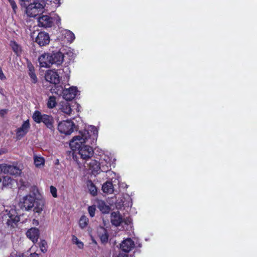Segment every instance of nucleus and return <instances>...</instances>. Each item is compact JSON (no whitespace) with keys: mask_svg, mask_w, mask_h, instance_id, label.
Returning <instances> with one entry per match:
<instances>
[{"mask_svg":"<svg viewBox=\"0 0 257 257\" xmlns=\"http://www.w3.org/2000/svg\"><path fill=\"white\" fill-rule=\"evenodd\" d=\"M80 135L73 138L69 145L74 151H78L82 159L88 161L94 154L92 147L95 144L98 137L97 128L90 125L87 129L79 132Z\"/></svg>","mask_w":257,"mask_h":257,"instance_id":"nucleus-1","label":"nucleus"},{"mask_svg":"<svg viewBox=\"0 0 257 257\" xmlns=\"http://www.w3.org/2000/svg\"><path fill=\"white\" fill-rule=\"evenodd\" d=\"M32 118L34 121L37 123L43 122L51 132L55 131V121L51 115L43 114L40 111L36 110L33 114Z\"/></svg>","mask_w":257,"mask_h":257,"instance_id":"nucleus-2","label":"nucleus"},{"mask_svg":"<svg viewBox=\"0 0 257 257\" xmlns=\"http://www.w3.org/2000/svg\"><path fill=\"white\" fill-rule=\"evenodd\" d=\"M45 0H38L30 4L26 8V12L30 17H35L39 13L43 12V9L46 7Z\"/></svg>","mask_w":257,"mask_h":257,"instance_id":"nucleus-3","label":"nucleus"},{"mask_svg":"<svg viewBox=\"0 0 257 257\" xmlns=\"http://www.w3.org/2000/svg\"><path fill=\"white\" fill-rule=\"evenodd\" d=\"M3 216L2 222L6 224L8 228H14L17 226V223L20 221V217L14 209H11Z\"/></svg>","mask_w":257,"mask_h":257,"instance_id":"nucleus-4","label":"nucleus"},{"mask_svg":"<svg viewBox=\"0 0 257 257\" xmlns=\"http://www.w3.org/2000/svg\"><path fill=\"white\" fill-rule=\"evenodd\" d=\"M35 200L34 195H26L20 200L18 206L23 210L29 211L34 207Z\"/></svg>","mask_w":257,"mask_h":257,"instance_id":"nucleus-5","label":"nucleus"},{"mask_svg":"<svg viewBox=\"0 0 257 257\" xmlns=\"http://www.w3.org/2000/svg\"><path fill=\"white\" fill-rule=\"evenodd\" d=\"M0 173L9 174L13 176H20L22 169L17 165L0 164Z\"/></svg>","mask_w":257,"mask_h":257,"instance_id":"nucleus-6","label":"nucleus"},{"mask_svg":"<svg viewBox=\"0 0 257 257\" xmlns=\"http://www.w3.org/2000/svg\"><path fill=\"white\" fill-rule=\"evenodd\" d=\"M74 127L75 124L71 120H63L58 124L59 132L66 135H70L74 131Z\"/></svg>","mask_w":257,"mask_h":257,"instance_id":"nucleus-7","label":"nucleus"},{"mask_svg":"<svg viewBox=\"0 0 257 257\" xmlns=\"http://www.w3.org/2000/svg\"><path fill=\"white\" fill-rule=\"evenodd\" d=\"M51 65H61L64 61V54L60 51H53L50 53Z\"/></svg>","mask_w":257,"mask_h":257,"instance_id":"nucleus-8","label":"nucleus"},{"mask_svg":"<svg viewBox=\"0 0 257 257\" xmlns=\"http://www.w3.org/2000/svg\"><path fill=\"white\" fill-rule=\"evenodd\" d=\"M35 42L40 46H44L50 42V37L47 33L40 32L35 39Z\"/></svg>","mask_w":257,"mask_h":257,"instance_id":"nucleus-9","label":"nucleus"},{"mask_svg":"<svg viewBox=\"0 0 257 257\" xmlns=\"http://www.w3.org/2000/svg\"><path fill=\"white\" fill-rule=\"evenodd\" d=\"M45 78L47 81L52 84H56L60 82V78L58 73L52 70L47 71Z\"/></svg>","mask_w":257,"mask_h":257,"instance_id":"nucleus-10","label":"nucleus"},{"mask_svg":"<svg viewBox=\"0 0 257 257\" xmlns=\"http://www.w3.org/2000/svg\"><path fill=\"white\" fill-rule=\"evenodd\" d=\"M53 23V18L48 15H42L38 18V25L43 28L51 27Z\"/></svg>","mask_w":257,"mask_h":257,"instance_id":"nucleus-11","label":"nucleus"},{"mask_svg":"<svg viewBox=\"0 0 257 257\" xmlns=\"http://www.w3.org/2000/svg\"><path fill=\"white\" fill-rule=\"evenodd\" d=\"M76 87L72 86L63 91V97L66 101H70L74 99L77 94Z\"/></svg>","mask_w":257,"mask_h":257,"instance_id":"nucleus-12","label":"nucleus"},{"mask_svg":"<svg viewBox=\"0 0 257 257\" xmlns=\"http://www.w3.org/2000/svg\"><path fill=\"white\" fill-rule=\"evenodd\" d=\"M135 247L134 241L131 238H127L120 244V248L124 253L129 252Z\"/></svg>","mask_w":257,"mask_h":257,"instance_id":"nucleus-13","label":"nucleus"},{"mask_svg":"<svg viewBox=\"0 0 257 257\" xmlns=\"http://www.w3.org/2000/svg\"><path fill=\"white\" fill-rule=\"evenodd\" d=\"M40 65L42 67L48 68L51 66L50 53H45L38 58Z\"/></svg>","mask_w":257,"mask_h":257,"instance_id":"nucleus-14","label":"nucleus"},{"mask_svg":"<svg viewBox=\"0 0 257 257\" xmlns=\"http://www.w3.org/2000/svg\"><path fill=\"white\" fill-rule=\"evenodd\" d=\"M30 124L29 120L24 121L22 126L16 130V135L19 139L24 137L28 132Z\"/></svg>","mask_w":257,"mask_h":257,"instance_id":"nucleus-15","label":"nucleus"},{"mask_svg":"<svg viewBox=\"0 0 257 257\" xmlns=\"http://www.w3.org/2000/svg\"><path fill=\"white\" fill-rule=\"evenodd\" d=\"M110 221L113 225L118 226L123 222V218L119 211H114L111 213Z\"/></svg>","mask_w":257,"mask_h":257,"instance_id":"nucleus-16","label":"nucleus"},{"mask_svg":"<svg viewBox=\"0 0 257 257\" xmlns=\"http://www.w3.org/2000/svg\"><path fill=\"white\" fill-rule=\"evenodd\" d=\"M27 236L34 243L37 242L40 235V231L38 228L32 227L26 232Z\"/></svg>","mask_w":257,"mask_h":257,"instance_id":"nucleus-17","label":"nucleus"},{"mask_svg":"<svg viewBox=\"0 0 257 257\" xmlns=\"http://www.w3.org/2000/svg\"><path fill=\"white\" fill-rule=\"evenodd\" d=\"M89 167V169L91 171L93 175L100 173V163H99L95 160H91L89 163L87 164Z\"/></svg>","mask_w":257,"mask_h":257,"instance_id":"nucleus-18","label":"nucleus"},{"mask_svg":"<svg viewBox=\"0 0 257 257\" xmlns=\"http://www.w3.org/2000/svg\"><path fill=\"white\" fill-rule=\"evenodd\" d=\"M28 74L32 80V82L34 83H36L38 81V79L35 72L34 67L31 63H28Z\"/></svg>","mask_w":257,"mask_h":257,"instance_id":"nucleus-19","label":"nucleus"},{"mask_svg":"<svg viewBox=\"0 0 257 257\" xmlns=\"http://www.w3.org/2000/svg\"><path fill=\"white\" fill-rule=\"evenodd\" d=\"M10 46L17 56H20L22 54V49L21 46L16 41H11L10 42Z\"/></svg>","mask_w":257,"mask_h":257,"instance_id":"nucleus-20","label":"nucleus"},{"mask_svg":"<svg viewBox=\"0 0 257 257\" xmlns=\"http://www.w3.org/2000/svg\"><path fill=\"white\" fill-rule=\"evenodd\" d=\"M102 190L103 192L108 194H111L113 192V186L111 182L106 181L102 186Z\"/></svg>","mask_w":257,"mask_h":257,"instance_id":"nucleus-21","label":"nucleus"},{"mask_svg":"<svg viewBox=\"0 0 257 257\" xmlns=\"http://www.w3.org/2000/svg\"><path fill=\"white\" fill-rule=\"evenodd\" d=\"M98 208L103 213H108L110 210V207L107 205L104 201L100 200L98 202Z\"/></svg>","mask_w":257,"mask_h":257,"instance_id":"nucleus-22","label":"nucleus"},{"mask_svg":"<svg viewBox=\"0 0 257 257\" xmlns=\"http://www.w3.org/2000/svg\"><path fill=\"white\" fill-rule=\"evenodd\" d=\"M60 109L62 112L68 115L70 114L72 111L70 104L67 101L61 103Z\"/></svg>","mask_w":257,"mask_h":257,"instance_id":"nucleus-23","label":"nucleus"},{"mask_svg":"<svg viewBox=\"0 0 257 257\" xmlns=\"http://www.w3.org/2000/svg\"><path fill=\"white\" fill-rule=\"evenodd\" d=\"M87 185L90 193L93 196L96 195L97 189L92 181L90 180H88L87 181Z\"/></svg>","mask_w":257,"mask_h":257,"instance_id":"nucleus-24","label":"nucleus"},{"mask_svg":"<svg viewBox=\"0 0 257 257\" xmlns=\"http://www.w3.org/2000/svg\"><path fill=\"white\" fill-rule=\"evenodd\" d=\"M44 203L42 200H35V205L34 207V211L38 213L42 212L44 208Z\"/></svg>","mask_w":257,"mask_h":257,"instance_id":"nucleus-25","label":"nucleus"},{"mask_svg":"<svg viewBox=\"0 0 257 257\" xmlns=\"http://www.w3.org/2000/svg\"><path fill=\"white\" fill-rule=\"evenodd\" d=\"M102 232L99 233V236L102 243H106L108 241V234L107 230L103 227H101Z\"/></svg>","mask_w":257,"mask_h":257,"instance_id":"nucleus-26","label":"nucleus"},{"mask_svg":"<svg viewBox=\"0 0 257 257\" xmlns=\"http://www.w3.org/2000/svg\"><path fill=\"white\" fill-rule=\"evenodd\" d=\"M45 160L43 157L36 156L34 158V163L36 167H39L44 165Z\"/></svg>","mask_w":257,"mask_h":257,"instance_id":"nucleus-27","label":"nucleus"},{"mask_svg":"<svg viewBox=\"0 0 257 257\" xmlns=\"http://www.w3.org/2000/svg\"><path fill=\"white\" fill-rule=\"evenodd\" d=\"M88 222V218L86 216L83 215L79 220V226L81 228H84L87 225Z\"/></svg>","mask_w":257,"mask_h":257,"instance_id":"nucleus-28","label":"nucleus"},{"mask_svg":"<svg viewBox=\"0 0 257 257\" xmlns=\"http://www.w3.org/2000/svg\"><path fill=\"white\" fill-rule=\"evenodd\" d=\"M11 178L8 176L0 178V182H2L3 187L8 186L11 184Z\"/></svg>","mask_w":257,"mask_h":257,"instance_id":"nucleus-29","label":"nucleus"},{"mask_svg":"<svg viewBox=\"0 0 257 257\" xmlns=\"http://www.w3.org/2000/svg\"><path fill=\"white\" fill-rule=\"evenodd\" d=\"M56 97L54 96L49 97L47 103L48 107L52 108L56 106Z\"/></svg>","mask_w":257,"mask_h":257,"instance_id":"nucleus-30","label":"nucleus"},{"mask_svg":"<svg viewBox=\"0 0 257 257\" xmlns=\"http://www.w3.org/2000/svg\"><path fill=\"white\" fill-rule=\"evenodd\" d=\"M100 164V173L101 172H107L110 170V165H108L105 162H101Z\"/></svg>","mask_w":257,"mask_h":257,"instance_id":"nucleus-31","label":"nucleus"},{"mask_svg":"<svg viewBox=\"0 0 257 257\" xmlns=\"http://www.w3.org/2000/svg\"><path fill=\"white\" fill-rule=\"evenodd\" d=\"M9 3L11 6L13 11L15 14L17 13L18 10V7L15 0H8Z\"/></svg>","mask_w":257,"mask_h":257,"instance_id":"nucleus-32","label":"nucleus"},{"mask_svg":"<svg viewBox=\"0 0 257 257\" xmlns=\"http://www.w3.org/2000/svg\"><path fill=\"white\" fill-rule=\"evenodd\" d=\"M73 242L77 245L79 248H82L83 247V243L82 241H80L76 236H73L72 237Z\"/></svg>","mask_w":257,"mask_h":257,"instance_id":"nucleus-33","label":"nucleus"},{"mask_svg":"<svg viewBox=\"0 0 257 257\" xmlns=\"http://www.w3.org/2000/svg\"><path fill=\"white\" fill-rule=\"evenodd\" d=\"M65 37L70 42L73 41L75 39L74 34L70 31H67L65 34Z\"/></svg>","mask_w":257,"mask_h":257,"instance_id":"nucleus-34","label":"nucleus"},{"mask_svg":"<svg viewBox=\"0 0 257 257\" xmlns=\"http://www.w3.org/2000/svg\"><path fill=\"white\" fill-rule=\"evenodd\" d=\"M40 247L41 249V250L45 253L47 251V242L45 240H41L40 243Z\"/></svg>","mask_w":257,"mask_h":257,"instance_id":"nucleus-35","label":"nucleus"},{"mask_svg":"<svg viewBox=\"0 0 257 257\" xmlns=\"http://www.w3.org/2000/svg\"><path fill=\"white\" fill-rule=\"evenodd\" d=\"M95 210H96L95 206L92 205V206L88 207V211L90 216L91 217H93L95 216Z\"/></svg>","mask_w":257,"mask_h":257,"instance_id":"nucleus-36","label":"nucleus"},{"mask_svg":"<svg viewBox=\"0 0 257 257\" xmlns=\"http://www.w3.org/2000/svg\"><path fill=\"white\" fill-rule=\"evenodd\" d=\"M50 192L52 195V196L54 197H56L57 196V189L56 188L53 186H51L50 187Z\"/></svg>","mask_w":257,"mask_h":257,"instance_id":"nucleus-37","label":"nucleus"},{"mask_svg":"<svg viewBox=\"0 0 257 257\" xmlns=\"http://www.w3.org/2000/svg\"><path fill=\"white\" fill-rule=\"evenodd\" d=\"M132 219L130 217H126L123 219V222L126 225H130L132 223Z\"/></svg>","mask_w":257,"mask_h":257,"instance_id":"nucleus-38","label":"nucleus"},{"mask_svg":"<svg viewBox=\"0 0 257 257\" xmlns=\"http://www.w3.org/2000/svg\"><path fill=\"white\" fill-rule=\"evenodd\" d=\"M55 21L56 24L59 26L61 23V19L59 16H57L56 17L53 18V21Z\"/></svg>","mask_w":257,"mask_h":257,"instance_id":"nucleus-39","label":"nucleus"},{"mask_svg":"<svg viewBox=\"0 0 257 257\" xmlns=\"http://www.w3.org/2000/svg\"><path fill=\"white\" fill-rule=\"evenodd\" d=\"M8 112V109H3L0 110V115L2 117H4Z\"/></svg>","mask_w":257,"mask_h":257,"instance_id":"nucleus-40","label":"nucleus"},{"mask_svg":"<svg viewBox=\"0 0 257 257\" xmlns=\"http://www.w3.org/2000/svg\"><path fill=\"white\" fill-rule=\"evenodd\" d=\"M113 257H128L127 254L124 252H119L117 255Z\"/></svg>","mask_w":257,"mask_h":257,"instance_id":"nucleus-41","label":"nucleus"},{"mask_svg":"<svg viewBox=\"0 0 257 257\" xmlns=\"http://www.w3.org/2000/svg\"><path fill=\"white\" fill-rule=\"evenodd\" d=\"M6 77L5 76L4 73L3 72V71L2 69L0 68V79L1 80H4L6 79Z\"/></svg>","mask_w":257,"mask_h":257,"instance_id":"nucleus-42","label":"nucleus"},{"mask_svg":"<svg viewBox=\"0 0 257 257\" xmlns=\"http://www.w3.org/2000/svg\"><path fill=\"white\" fill-rule=\"evenodd\" d=\"M32 223L35 226H38L39 225V221L38 220H36L35 219H34L33 220Z\"/></svg>","mask_w":257,"mask_h":257,"instance_id":"nucleus-43","label":"nucleus"},{"mask_svg":"<svg viewBox=\"0 0 257 257\" xmlns=\"http://www.w3.org/2000/svg\"><path fill=\"white\" fill-rule=\"evenodd\" d=\"M51 1H53L55 4L58 5V7L60 6L61 5V0H51Z\"/></svg>","mask_w":257,"mask_h":257,"instance_id":"nucleus-44","label":"nucleus"},{"mask_svg":"<svg viewBox=\"0 0 257 257\" xmlns=\"http://www.w3.org/2000/svg\"><path fill=\"white\" fill-rule=\"evenodd\" d=\"M29 257H39V254L36 253V252L31 253Z\"/></svg>","mask_w":257,"mask_h":257,"instance_id":"nucleus-45","label":"nucleus"},{"mask_svg":"<svg viewBox=\"0 0 257 257\" xmlns=\"http://www.w3.org/2000/svg\"><path fill=\"white\" fill-rule=\"evenodd\" d=\"M20 1H22V2H29L30 0H20Z\"/></svg>","mask_w":257,"mask_h":257,"instance_id":"nucleus-46","label":"nucleus"}]
</instances>
